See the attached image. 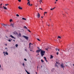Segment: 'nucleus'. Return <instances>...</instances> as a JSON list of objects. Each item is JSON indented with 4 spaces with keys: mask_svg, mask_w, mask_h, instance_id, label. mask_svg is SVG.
Wrapping results in <instances>:
<instances>
[{
    "mask_svg": "<svg viewBox=\"0 0 74 74\" xmlns=\"http://www.w3.org/2000/svg\"><path fill=\"white\" fill-rule=\"evenodd\" d=\"M45 51H44L41 50L40 51V53L41 54V55L42 56V57L45 54Z\"/></svg>",
    "mask_w": 74,
    "mask_h": 74,
    "instance_id": "nucleus-1",
    "label": "nucleus"
},
{
    "mask_svg": "<svg viewBox=\"0 0 74 74\" xmlns=\"http://www.w3.org/2000/svg\"><path fill=\"white\" fill-rule=\"evenodd\" d=\"M23 37H24V38H25V39H26V40H28L29 39V37L28 36H26L23 35Z\"/></svg>",
    "mask_w": 74,
    "mask_h": 74,
    "instance_id": "nucleus-2",
    "label": "nucleus"
},
{
    "mask_svg": "<svg viewBox=\"0 0 74 74\" xmlns=\"http://www.w3.org/2000/svg\"><path fill=\"white\" fill-rule=\"evenodd\" d=\"M13 33L15 35H16V36H17L18 35V33H17L16 31L14 32Z\"/></svg>",
    "mask_w": 74,
    "mask_h": 74,
    "instance_id": "nucleus-3",
    "label": "nucleus"
},
{
    "mask_svg": "<svg viewBox=\"0 0 74 74\" xmlns=\"http://www.w3.org/2000/svg\"><path fill=\"white\" fill-rule=\"evenodd\" d=\"M63 65H64L62 63L60 65V66H61V68H63L64 70V66H63Z\"/></svg>",
    "mask_w": 74,
    "mask_h": 74,
    "instance_id": "nucleus-4",
    "label": "nucleus"
},
{
    "mask_svg": "<svg viewBox=\"0 0 74 74\" xmlns=\"http://www.w3.org/2000/svg\"><path fill=\"white\" fill-rule=\"evenodd\" d=\"M40 51H41V49H40V50H37L36 51V52L37 53V52H40Z\"/></svg>",
    "mask_w": 74,
    "mask_h": 74,
    "instance_id": "nucleus-5",
    "label": "nucleus"
},
{
    "mask_svg": "<svg viewBox=\"0 0 74 74\" xmlns=\"http://www.w3.org/2000/svg\"><path fill=\"white\" fill-rule=\"evenodd\" d=\"M10 37H11L12 38H14V39H15V38L14 37L11 35H10Z\"/></svg>",
    "mask_w": 74,
    "mask_h": 74,
    "instance_id": "nucleus-6",
    "label": "nucleus"
},
{
    "mask_svg": "<svg viewBox=\"0 0 74 74\" xmlns=\"http://www.w3.org/2000/svg\"><path fill=\"white\" fill-rule=\"evenodd\" d=\"M18 37H21V33H19V34H18V35H17Z\"/></svg>",
    "mask_w": 74,
    "mask_h": 74,
    "instance_id": "nucleus-7",
    "label": "nucleus"
},
{
    "mask_svg": "<svg viewBox=\"0 0 74 74\" xmlns=\"http://www.w3.org/2000/svg\"><path fill=\"white\" fill-rule=\"evenodd\" d=\"M54 70H55V69H54V68L52 69L51 70V72H53V71H54Z\"/></svg>",
    "mask_w": 74,
    "mask_h": 74,
    "instance_id": "nucleus-8",
    "label": "nucleus"
},
{
    "mask_svg": "<svg viewBox=\"0 0 74 74\" xmlns=\"http://www.w3.org/2000/svg\"><path fill=\"white\" fill-rule=\"evenodd\" d=\"M44 59H45V60L47 62H48V61H47V58H46V57H44Z\"/></svg>",
    "mask_w": 74,
    "mask_h": 74,
    "instance_id": "nucleus-9",
    "label": "nucleus"
},
{
    "mask_svg": "<svg viewBox=\"0 0 74 74\" xmlns=\"http://www.w3.org/2000/svg\"><path fill=\"white\" fill-rule=\"evenodd\" d=\"M44 59H45V60L47 62H48V61H47V58H46V57H44Z\"/></svg>",
    "mask_w": 74,
    "mask_h": 74,
    "instance_id": "nucleus-10",
    "label": "nucleus"
},
{
    "mask_svg": "<svg viewBox=\"0 0 74 74\" xmlns=\"http://www.w3.org/2000/svg\"><path fill=\"white\" fill-rule=\"evenodd\" d=\"M29 48H30V45H33V44L31 43H29Z\"/></svg>",
    "mask_w": 74,
    "mask_h": 74,
    "instance_id": "nucleus-11",
    "label": "nucleus"
},
{
    "mask_svg": "<svg viewBox=\"0 0 74 74\" xmlns=\"http://www.w3.org/2000/svg\"><path fill=\"white\" fill-rule=\"evenodd\" d=\"M18 8L20 10H22V8H21V7H20V6H18Z\"/></svg>",
    "mask_w": 74,
    "mask_h": 74,
    "instance_id": "nucleus-12",
    "label": "nucleus"
},
{
    "mask_svg": "<svg viewBox=\"0 0 74 74\" xmlns=\"http://www.w3.org/2000/svg\"><path fill=\"white\" fill-rule=\"evenodd\" d=\"M5 55H8V53H7V52L6 51L5 52Z\"/></svg>",
    "mask_w": 74,
    "mask_h": 74,
    "instance_id": "nucleus-13",
    "label": "nucleus"
},
{
    "mask_svg": "<svg viewBox=\"0 0 74 74\" xmlns=\"http://www.w3.org/2000/svg\"><path fill=\"white\" fill-rule=\"evenodd\" d=\"M25 71L27 73V74H30V73L28 72L26 70H25Z\"/></svg>",
    "mask_w": 74,
    "mask_h": 74,
    "instance_id": "nucleus-14",
    "label": "nucleus"
},
{
    "mask_svg": "<svg viewBox=\"0 0 74 74\" xmlns=\"http://www.w3.org/2000/svg\"><path fill=\"white\" fill-rule=\"evenodd\" d=\"M23 27L25 29H27V27H26V26H24Z\"/></svg>",
    "mask_w": 74,
    "mask_h": 74,
    "instance_id": "nucleus-15",
    "label": "nucleus"
},
{
    "mask_svg": "<svg viewBox=\"0 0 74 74\" xmlns=\"http://www.w3.org/2000/svg\"><path fill=\"white\" fill-rule=\"evenodd\" d=\"M53 58V56L51 55V57L50 58V59H52V58Z\"/></svg>",
    "mask_w": 74,
    "mask_h": 74,
    "instance_id": "nucleus-16",
    "label": "nucleus"
},
{
    "mask_svg": "<svg viewBox=\"0 0 74 74\" xmlns=\"http://www.w3.org/2000/svg\"><path fill=\"white\" fill-rule=\"evenodd\" d=\"M3 7L5 10H7V8L4 7V6H3Z\"/></svg>",
    "mask_w": 74,
    "mask_h": 74,
    "instance_id": "nucleus-17",
    "label": "nucleus"
},
{
    "mask_svg": "<svg viewBox=\"0 0 74 74\" xmlns=\"http://www.w3.org/2000/svg\"><path fill=\"white\" fill-rule=\"evenodd\" d=\"M55 67H57V68H58V65H57V64H56L55 65Z\"/></svg>",
    "mask_w": 74,
    "mask_h": 74,
    "instance_id": "nucleus-18",
    "label": "nucleus"
},
{
    "mask_svg": "<svg viewBox=\"0 0 74 74\" xmlns=\"http://www.w3.org/2000/svg\"><path fill=\"white\" fill-rule=\"evenodd\" d=\"M1 25H2V26H4H4H6V25H5L4 24H1Z\"/></svg>",
    "mask_w": 74,
    "mask_h": 74,
    "instance_id": "nucleus-19",
    "label": "nucleus"
},
{
    "mask_svg": "<svg viewBox=\"0 0 74 74\" xmlns=\"http://www.w3.org/2000/svg\"><path fill=\"white\" fill-rule=\"evenodd\" d=\"M27 4H29L28 5H30V2H28L27 3Z\"/></svg>",
    "mask_w": 74,
    "mask_h": 74,
    "instance_id": "nucleus-20",
    "label": "nucleus"
},
{
    "mask_svg": "<svg viewBox=\"0 0 74 74\" xmlns=\"http://www.w3.org/2000/svg\"><path fill=\"white\" fill-rule=\"evenodd\" d=\"M56 62V64H60V63H59V62H57V61Z\"/></svg>",
    "mask_w": 74,
    "mask_h": 74,
    "instance_id": "nucleus-21",
    "label": "nucleus"
},
{
    "mask_svg": "<svg viewBox=\"0 0 74 74\" xmlns=\"http://www.w3.org/2000/svg\"><path fill=\"white\" fill-rule=\"evenodd\" d=\"M56 51H59V49H56Z\"/></svg>",
    "mask_w": 74,
    "mask_h": 74,
    "instance_id": "nucleus-22",
    "label": "nucleus"
},
{
    "mask_svg": "<svg viewBox=\"0 0 74 74\" xmlns=\"http://www.w3.org/2000/svg\"><path fill=\"white\" fill-rule=\"evenodd\" d=\"M22 19H23V20H25V21H26V19L25 18H22Z\"/></svg>",
    "mask_w": 74,
    "mask_h": 74,
    "instance_id": "nucleus-23",
    "label": "nucleus"
},
{
    "mask_svg": "<svg viewBox=\"0 0 74 74\" xmlns=\"http://www.w3.org/2000/svg\"><path fill=\"white\" fill-rule=\"evenodd\" d=\"M10 26H12V27H14V24H11Z\"/></svg>",
    "mask_w": 74,
    "mask_h": 74,
    "instance_id": "nucleus-24",
    "label": "nucleus"
},
{
    "mask_svg": "<svg viewBox=\"0 0 74 74\" xmlns=\"http://www.w3.org/2000/svg\"><path fill=\"white\" fill-rule=\"evenodd\" d=\"M16 47V48H18V45L17 44H16L15 45Z\"/></svg>",
    "mask_w": 74,
    "mask_h": 74,
    "instance_id": "nucleus-25",
    "label": "nucleus"
},
{
    "mask_svg": "<svg viewBox=\"0 0 74 74\" xmlns=\"http://www.w3.org/2000/svg\"><path fill=\"white\" fill-rule=\"evenodd\" d=\"M12 21V19L10 20V22H11Z\"/></svg>",
    "mask_w": 74,
    "mask_h": 74,
    "instance_id": "nucleus-26",
    "label": "nucleus"
},
{
    "mask_svg": "<svg viewBox=\"0 0 74 74\" xmlns=\"http://www.w3.org/2000/svg\"><path fill=\"white\" fill-rule=\"evenodd\" d=\"M23 67H25V64L24 63H23Z\"/></svg>",
    "mask_w": 74,
    "mask_h": 74,
    "instance_id": "nucleus-27",
    "label": "nucleus"
},
{
    "mask_svg": "<svg viewBox=\"0 0 74 74\" xmlns=\"http://www.w3.org/2000/svg\"><path fill=\"white\" fill-rule=\"evenodd\" d=\"M16 16H19V15L18 14H16Z\"/></svg>",
    "mask_w": 74,
    "mask_h": 74,
    "instance_id": "nucleus-28",
    "label": "nucleus"
},
{
    "mask_svg": "<svg viewBox=\"0 0 74 74\" xmlns=\"http://www.w3.org/2000/svg\"><path fill=\"white\" fill-rule=\"evenodd\" d=\"M41 62H42V63H43V62H44V61H43V60H41Z\"/></svg>",
    "mask_w": 74,
    "mask_h": 74,
    "instance_id": "nucleus-29",
    "label": "nucleus"
},
{
    "mask_svg": "<svg viewBox=\"0 0 74 74\" xmlns=\"http://www.w3.org/2000/svg\"><path fill=\"white\" fill-rule=\"evenodd\" d=\"M24 60L25 61H27V60L26 58H24Z\"/></svg>",
    "mask_w": 74,
    "mask_h": 74,
    "instance_id": "nucleus-30",
    "label": "nucleus"
},
{
    "mask_svg": "<svg viewBox=\"0 0 74 74\" xmlns=\"http://www.w3.org/2000/svg\"><path fill=\"white\" fill-rule=\"evenodd\" d=\"M40 4H41V3H42V0H40Z\"/></svg>",
    "mask_w": 74,
    "mask_h": 74,
    "instance_id": "nucleus-31",
    "label": "nucleus"
},
{
    "mask_svg": "<svg viewBox=\"0 0 74 74\" xmlns=\"http://www.w3.org/2000/svg\"><path fill=\"white\" fill-rule=\"evenodd\" d=\"M8 41H9V42H11V40H10L9 39L8 40Z\"/></svg>",
    "mask_w": 74,
    "mask_h": 74,
    "instance_id": "nucleus-32",
    "label": "nucleus"
},
{
    "mask_svg": "<svg viewBox=\"0 0 74 74\" xmlns=\"http://www.w3.org/2000/svg\"><path fill=\"white\" fill-rule=\"evenodd\" d=\"M37 16L38 17H40V15H38Z\"/></svg>",
    "mask_w": 74,
    "mask_h": 74,
    "instance_id": "nucleus-33",
    "label": "nucleus"
},
{
    "mask_svg": "<svg viewBox=\"0 0 74 74\" xmlns=\"http://www.w3.org/2000/svg\"><path fill=\"white\" fill-rule=\"evenodd\" d=\"M51 10H54V8H51L50 9Z\"/></svg>",
    "mask_w": 74,
    "mask_h": 74,
    "instance_id": "nucleus-34",
    "label": "nucleus"
},
{
    "mask_svg": "<svg viewBox=\"0 0 74 74\" xmlns=\"http://www.w3.org/2000/svg\"><path fill=\"white\" fill-rule=\"evenodd\" d=\"M37 40H38V41H40V39H39L37 38Z\"/></svg>",
    "mask_w": 74,
    "mask_h": 74,
    "instance_id": "nucleus-35",
    "label": "nucleus"
},
{
    "mask_svg": "<svg viewBox=\"0 0 74 74\" xmlns=\"http://www.w3.org/2000/svg\"><path fill=\"white\" fill-rule=\"evenodd\" d=\"M58 38H61V37H60V36H58Z\"/></svg>",
    "mask_w": 74,
    "mask_h": 74,
    "instance_id": "nucleus-36",
    "label": "nucleus"
},
{
    "mask_svg": "<svg viewBox=\"0 0 74 74\" xmlns=\"http://www.w3.org/2000/svg\"><path fill=\"white\" fill-rule=\"evenodd\" d=\"M18 1H19V2H21V0H18Z\"/></svg>",
    "mask_w": 74,
    "mask_h": 74,
    "instance_id": "nucleus-37",
    "label": "nucleus"
},
{
    "mask_svg": "<svg viewBox=\"0 0 74 74\" xmlns=\"http://www.w3.org/2000/svg\"><path fill=\"white\" fill-rule=\"evenodd\" d=\"M57 55H59V53L58 52H57Z\"/></svg>",
    "mask_w": 74,
    "mask_h": 74,
    "instance_id": "nucleus-38",
    "label": "nucleus"
},
{
    "mask_svg": "<svg viewBox=\"0 0 74 74\" xmlns=\"http://www.w3.org/2000/svg\"><path fill=\"white\" fill-rule=\"evenodd\" d=\"M27 30L29 31V32H30V30H29V29H27Z\"/></svg>",
    "mask_w": 74,
    "mask_h": 74,
    "instance_id": "nucleus-39",
    "label": "nucleus"
},
{
    "mask_svg": "<svg viewBox=\"0 0 74 74\" xmlns=\"http://www.w3.org/2000/svg\"><path fill=\"white\" fill-rule=\"evenodd\" d=\"M46 49V50L47 51H48V49H47V48H46V49Z\"/></svg>",
    "mask_w": 74,
    "mask_h": 74,
    "instance_id": "nucleus-40",
    "label": "nucleus"
},
{
    "mask_svg": "<svg viewBox=\"0 0 74 74\" xmlns=\"http://www.w3.org/2000/svg\"><path fill=\"white\" fill-rule=\"evenodd\" d=\"M47 12H44L45 14H47Z\"/></svg>",
    "mask_w": 74,
    "mask_h": 74,
    "instance_id": "nucleus-41",
    "label": "nucleus"
},
{
    "mask_svg": "<svg viewBox=\"0 0 74 74\" xmlns=\"http://www.w3.org/2000/svg\"><path fill=\"white\" fill-rule=\"evenodd\" d=\"M8 5V4H5V5H6V6H7V5Z\"/></svg>",
    "mask_w": 74,
    "mask_h": 74,
    "instance_id": "nucleus-42",
    "label": "nucleus"
},
{
    "mask_svg": "<svg viewBox=\"0 0 74 74\" xmlns=\"http://www.w3.org/2000/svg\"><path fill=\"white\" fill-rule=\"evenodd\" d=\"M5 46H7V44L6 43L5 44Z\"/></svg>",
    "mask_w": 74,
    "mask_h": 74,
    "instance_id": "nucleus-43",
    "label": "nucleus"
},
{
    "mask_svg": "<svg viewBox=\"0 0 74 74\" xmlns=\"http://www.w3.org/2000/svg\"><path fill=\"white\" fill-rule=\"evenodd\" d=\"M38 15H40V14H39V13H38Z\"/></svg>",
    "mask_w": 74,
    "mask_h": 74,
    "instance_id": "nucleus-44",
    "label": "nucleus"
},
{
    "mask_svg": "<svg viewBox=\"0 0 74 74\" xmlns=\"http://www.w3.org/2000/svg\"><path fill=\"white\" fill-rule=\"evenodd\" d=\"M25 51H27V49H25Z\"/></svg>",
    "mask_w": 74,
    "mask_h": 74,
    "instance_id": "nucleus-45",
    "label": "nucleus"
},
{
    "mask_svg": "<svg viewBox=\"0 0 74 74\" xmlns=\"http://www.w3.org/2000/svg\"><path fill=\"white\" fill-rule=\"evenodd\" d=\"M5 52H3V53H4V54H5Z\"/></svg>",
    "mask_w": 74,
    "mask_h": 74,
    "instance_id": "nucleus-46",
    "label": "nucleus"
},
{
    "mask_svg": "<svg viewBox=\"0 0 74 74\" xmlns=\"http://www.w3.org/2000/svg\"><path fill=\"white\" fill-rule=\"evenodd\" d=\"M39 9H40V10H42V9L40 8H39Z\"/></svg>",
    "mask_w": 74,
    "mask_h": 74,
    "instance_id": "nucleus-47",
    "label": "nucleus"
},
{
    "mask_svg": "<svg viewBox=\"0 0 74 74\" xmlns=\"http://www.w3.org/2000/svg\"><path fill=\"white\" fill-rule=\"evenodd\" d=\"M0 8H2V6H0Z\"/></svg>",
    "mask_w": 74,
    "mask_h": 74,
    "instance_id": "nucleus-48",
    "label": "nucleus"
},
{
    "mask_svg": "<svg viewBox=\"0 0 74 74\" xmlns=\"http://www.w3.org/2000/svg\"><path fill=\"white\" fill-rule=\"evenodd\" d=\"M30 51H33V52H34V51H32V50H30Z\"/></svg>",
    "mask_w": 74,
    "mask_h": 74,
    "instance_id": "nucleus-49",
    "label": "nucleus"
},
{
    "mask_svg": "<svg viewBox=\"0 0 74 74\" xmlns=\"http://www.w3.org/2000/svg\"><path fill=\"white\" fill-rule=\"evenodd\" d=\"M27 1H29H29H30L29 0H27Z\"/></svg>",
    "mask_w": 74,
    "mask_h": 74,
    "instance_id": "nucleus-50",
    "label": "nucleus"
},
{
    "mask_svg": "<svg viewBox=\"0 0 74 74\" xmlns=\"http://www.w3.org/2000/svg\"><path fill=\"white\" fill-rule=\"evenodd\" d=\"M47 25H48L49 26H50V25H48L47 24Z\"/></svg>",
    "mask_w": 74,
    "mask_h": 74,
    "instance_id": "nucleus-51",
    "label": "nucleus"
},
{
    "mask_svg": "<svg viewBox=\"0 0 74 74\" xmlns=\"http://www.w3.org/2000/svg\"><path fill=\"white\" fill-rule=\"evenodd\" d=\"M56 1H58V0H56Z\"/></svg>",
    "mask_w": 74,
    "mask_h": 74,
    "instance_id": "nucleus-52",
    "label": "nucleus"
},
{
    "mask_svg": "<svg viewBox=\"0 0 74 74\" xmlns=\"http://www.w3.org/2000/svg\"><path fill=\"white\" fill-rule=\"evenodd\" d=\"M30 5V6H32V4Z\"/></svg>",
    "mask_w": 74,
    "mask_h": 74,
    "instance_id": "nucleus-53",
    "label": "nucleus"
},
{
    "mask_svg": "<svg viewBox=\"0 0 74 74\" xmlns=\"http://www.w3.org/2000/svg\"><path fill=\"white\" fill-rule=\"evenodd\" d=\"M0 5H1H1H2V4H0Z\"/></svg>",
    "mask_w": 74,
    "mask_h": 74,
    "instance_id": "nucleus-54",
    "label": "nucleus"
},
{
    "mask_svg": "<svg viewBox=\"0 0 74 74\" xmlns=\"http://www.w3.org/2000/svg\"><path fill=\"white\" fill-rule=\"evenodd\" d=\"M5 49H7V48H5Z\"/></svg>",
    "mask_w": 74,
    "mask_h": 74,
    "instance_id": "nucleus-55",
    "label": "nucleus"
},
{
    "mask_svg": "<svg viewBox=\"0 0 74 74\" xmlns=\"http://www.w3.org/2000/svg\"><path fill=\"white\" fill-rule=\"evenodd\" d=\"M4 56H5V54H4Z\"/></svg>",
    "mask_w": 74,
    "mask_h": 74,
    "instance_id": "nucleus-56",
    "label": "nucleus"
},
{
    "mask_svg": "<svg viewBox=\"0 0 74 74\" xmlns=\"http://www.w3.org/2000/svg\"><path fill=\"white\" fill-rule=\"evenodd\" d=\"M56 2H55V4H56Z\"/></svg>",
    "mask_w": 74,
    "mask_h": 74,
    "instance_id": "nucleus-57",
    "label": "nucleus"
},
{
    "mask_svg": "<svg viewBox=\"0 0 74 74\" xmlns=\"http://www.w3.org/2000/svg\"><path fill=\"white\" fill-rule=\"evenodd\" d=\"M41 18H43V17H42H42H41Z\"/></svg>",
    "mask_w": 74,
    "mask_h": 74,
    "instance_id": "nucleus-58",
    "label": "nucleus"
},
{
    "mask_svg": "<svg viewBox=\"0 0 74 74\" xmlns=\"http://www.w3.org/2000/svg\"><path fill=\"white\" fill-rule=\"evenodd\" d=\"M13 41L14 42H15V40H13Z\"/></svg>",
    "mask_w": 74,
    "mask_h": 74,
    "instance_id": "nucleus-59",
    "label": "nucleus"
},
{
    "mask_svg": "<svg viewBox=\"0 0 74 74\" xmlns=\"http://www.w3.org/2000/svg\"><path fill=\"white\" fill-rule=\"evenodd\" d=\"M54 8V9H55V7H54V8Z\"/></svg>",
    "mask_w": 74,
    "mask_h": 74,
    "instance_id": "nucleus-60",
    "label": "nucleus"
},
{
    "mask_svg": "<svg viewBox=\"0 0 74 74\" xmlns=\"http://www.w3.org/2000/svg\"><path fill=\"white\" fill-rule=\"evenodd\" d=\"M1 65H0V68H1Z\"/></svg>",
    "mask_w": 74,
    "mask_h": 74,
    "instance_id": "nucleus-61",
    "label": "nucleus"
},
{
    "mask_svg": "<svg viewBox=\"0 0 74 74\" xmlns=\"http://www.w3.org/2000/svg\"><path fill=\"white\" fill-rule=\"evenodd\" d=\"M38 55H39V53L38 54Z\"/></svg>",
    "mask_w": 74,
    "mask_h": 74,
    "instance_id": "nucleus-62",
    "label": "nucleus"
},
{
    "mask_svg": "<svg viewBox=\"0 0 74 74\" xmlns=\"http://www.w3.org/2000/svg\"><path fill=\"white\" fill-rule=\"evenodd\" d=\"M41 67H42V66H41Z\"/></svg>",
    "mask_w": 74,
    "mask_h": 74,
    "instance_id": "nucleus-63",
    "label": "nucleus"
},
{
    "mask_svg": "<svg viewBox=\"0 0 74 74\" xmlns=\"http://www.w3.org/2000/svg\"><path fill=\"white\" fill-rule=\"evenodd\" d=\"M39 17H38V18Z\"/></svg>",
    "mask_w": 74,
    "mask_h": 74,
    "instance_id": "nucleus-64",
    "label": "nucleus"
}]
</instances>
